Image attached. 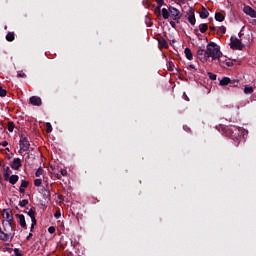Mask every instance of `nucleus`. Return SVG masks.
Listing matches in <instances>:
<instances>
[{
	"label": "nucleus",
	"mask_w": 256,
	"mask_h": 256,
	"mask_svg": "<svg viewBox=\"0 0 256 256\" xmlns=\"http://www.w3.org/2000/svg\"><path fill=\"white\" fill-rule=\"evenodd\" d=\"M206 51L208 53V59L212 58L211 62L217 61L221 63V57H223V53L221 52V48L213 42H210L207 47Z\"/></svg>",
	"instance_id": "1"
},
{
	"label": "nucleus",
	"mask_w": 256,
	"mask_h": 256,
	"mask_svg": "<svg viewBox=\"0 0 256 256\" xmlns=\"http://www.w3.org/2000/svg\"><path fill=\"white\" fill-rule=\"evenodd\" d=\"M230 49H233V51H243V49H245V44L241 42V38L232 36L230 38Z\"/></svg>",
	"instance_id": "2"
},
{
	"label": "nucleus",
	"mask_w": 256,
	"mask_h": 256,
	"mask_svg": "<svg viewBox=\"0 0 256 256\" xmlns=\"http://www.w3.org/2000/svg\"><path fill=\"white\" fill-rule=\"evenodd\" d=\"M154 38L158 41V48L160 49H169V43L167 42V34H155Z\"/></svg>",
	"instance_id": "3"
},
{
	"label": "nucleus",
	"mask_w": 256,
	"mask_h": 256,
	"mask_svg": "<svg viewBox=\"0 0 256 256\" xmlns=\"http://www.w3.org/2000/svg\"><path fill=\"white\" fill-rule=\"evenodd\" d=\"M20 151L27 152L29 150L33 151V148H31V143L29 142V139L23 135L20 136Z\"/></svg>",
	"instance_id": "4"
},
{
	"label": "nucleus",
	"mask_w": 256,
	"mask_h": 256,
	"mask_svg": "<svg viewBox=\"0 0 256 256\" xmlns=\"http://www.w3.org/2000/svg\"><path fill=\"white\" fill-rule=\"evenodd\" d=\"M226 132L232 139H239L241 137V128L237 126H229Z\"/></svg>",
	"instance_id": "5"
},
{
	"label": "nucleus",
	"mask_w": 256,
	"mask_h": 256,
	"mask_svg": "<svg viewBox=\"0 0 256 256\" xmlns=\"http://www.w3.org/2000/svg\"><path fill=\"white\" fill-rule=\"evenodd\" d=\"M186 19L190 25H195L197 23V20L195 19V9L189 8L186 12Z\"/></svg>",
	"instance_id": "6"
},
{
	"label": "nucleus",
	"mask_w": 256,
	"mask_h": 256,
	"mask_svg": "<svg viewBox=\"0 0 256 256\" xmlns=\"http://www.w3.org/2000/svg\"><path fill=\"white\" fill-rule=\"evenodd\" d=\"M169 11H170V19H172V21H179V19H181V12L179 11V9L173 6H170Z\"/></svg>",
	"instance_id": "7"
},
{
	"label": "nucleus",
	"mask_w": 256,
	"mask_h": 256,
	"mask_svg": "<svg viewBox=\"0 0 256 256\" xmlns=\"http://www.w3.org/2000/svg\"><path fill=\"white\" fill-rule=\"evenodd\" d=\"M197 58L199 59V61H201V63H207V61L209 60L207 50L201 48L198 49Z\"/></svg>",
	"instance_id": "8"
},
{
	"label": "nucleus",
	"mask_w": 256,
	"mask_h": 256,
	"mask_svg": "<svg viewBox=\"0 0 256 256\" xmlns=\"http://www.w3.org/2000/svg\"><path fill=\"white\" fill-rule=\"evenodd\" d=\"M235 83L239 84V81H237V80H231V78H229V77H223V78L220 80L219 85H220L221 87H226V85H235Z\"/></svg>",
	"instance_id": "9"
},
{
	"label": "nucleus",
	"mask_w": 256,
	"mask_h": 256,
	"mask_svg": "<svg viewBox=\"0 0 256 256\" xmlns=\"http://www.w3.org/2000/svg\"><path fill=\"white\" fill-rule=\"evenodd\" d=\"M29 103L31 105H34V107H41V105H43V101L41 100V97H39V96L30 97Z\"/></svg>",
	"instance_id": "10"
},
{
	"label": "nucleus",
	"mask_w": 256,
	"mask_h": 256,
	"mask_svg": "<svg viewBox=\"0 0 256 256\" xmlns=\"http://www.w3.org/2000/svg\"><path fill=\"white\" fill-rule=\"evenodd\" d=\"M3 213H5V218L10 227H13V212L9 209H4Z\"/></svg>",
	"instance_id": "11"
},
{
	"label": "nucleus",
	"mask_w": 256,
	"mask_h": 256,
	"mask_svg": "<svg viewBox=\"0 0 256 256\" xmlns=\"http://www.w3.org/2000/svg\"><path fill=\"white\" fill-rule=\"evenodd\" d=\"M157 3V7L154 9V13L157 17V19H161V6L165 5V1L164 0H156Z\"/></svg>",
	"instance_id": "12"
},
{
	"label": "nucleus",
	"mask_w": 256,
	"mask_h": 256,
	"mask_svg": "<svg viewBox=\"0 0 256 256\" xmlns=\"http://www.w3.org/2000/svg\"><path fill=\"white\" fill-rule=\"evenodd\" d=\"M21 158H14L12 163L10 164L11 169L14 171H19L21 169Z\"/></svg>",
	"instance_id": "13"
},
{
	"label": "nucleus",
	"mask_w": 256,
	"mask_h": 256,
	"mask_svg": "<svg viewBox=\"0 0 256 256\" xmlns=\"http://www.w3.org/2000/svg\"><path fill=\"white\" fill-rule=\"evenodd\" d=\"M17 219H19V225L22 229L27 228V222L25 221V215L23 214H16Z\"/></svg>",
	"instance_id": "14"
},
{
	"label": "nucleus",
	"mask_w": 256,
	"mask_h": 256,
	"mask_svg": "<svg viewBox=\"0 0 256 256\" xmlns=\"http://www.w3.org/2000/svg\"><path fill=\"white\" fill-rule=\"evenodd\" d=\"M244 13H246V15H249L250 17H256L255 9L251 8L250 6L244 7Z\"/></svg>",
	"instance_id": "15"
},
{
	"label": "nucleus",
	"mask_w": 256,
	"mask_h": 256,
	"mask_svg": "<svg viewBox=\"0 0 256 256\" xmlns=\"http://www.w3.org/2000/svg\"><path fill=\"white\" fill-rule=\"evenodd\" d=\"M25 213H27L30 216L31 221H34V223L35 221H37V218H35V215H37V213L35 212V207L30 208L29 211H25Z\"/></svg>",
	"instance_id": "16"
},
{
	"label": "nucleus",
	"mask_w": 256,
	"mask_h": 256,
	"mask_svg": "<svg viewBox=\"0 0 256 256\" xmlns=\"http://www.w3.org/2000/svg\"><path fill=\"white\" fill-rule=\"evenodd\" d=\"M160 15H161V19H169L170 11L167 10V8H163L162 10L160 8Z\"/></svg>",
	"instance_id": "17"
},
{
	"label": "nucleus",
	"mask_w": 256,
	"mask_h": 256,
	"mask_svg": "<svg viewBox=\"0 0 256 256\" xmlns=\"http://www.w3.org/2000/svg\"><path fill=\"white\" fill-rule=\"evenodd\" d=\"M185 57L188 59V61H193V52H191L190 48H185L184 50Z\"/></svg>",
	"instance_id": "18"
},
{
	"label": "nucleus",
	"mask_w": 256,
	"mask_h": 256,
	"mask_svg": "<svg viewBox=\"0 0 256 256\" xmlns=\"http://www.w3.org/2000/svg\"><path fill=\"white\" fill-rule=\"evenodd\" d=\"M201 19H207L209 17V11H207L206 7H202V10L199 13Z\"/></svg>",
	"instance_id": "19"
},
{
	"label": "nucleus",
	"mask_w": 256,
	"mask_h": 256,
	"mask_svg": "<svg viewBox=\"0 0 256 256\" xmlns=\"http://www.w3.org/2000/svg\"><path fill=\"white\" fill-rule=\"evenodd\" d=\"M215 20L218 21L219 23H223V21H225V15H223V13L221 12H216Z\"/></svg>",
	"instance_id": "20"
},
{
	"label": "nucleus",
	"mask_w": 256,
	"mask_h": 256,
	"mask_svg": "<svg viewBox=\"0 0 256 256\" xmlns=\"http://www.w3.org/2000/svg\"><path fill=\"white\" fill-rule=\"evenodd\" d=\"M8 181L11 185H15L17 181H19V176L17 175H9Z\"/></svg>",
	"instance_id": "21"
},
{
	"label": "nucleus",
	"mask_w": 256,
	"mask_h": 256,
	"mask_svg": "<svg viewBox=\"0 0 256 256\" xmlns=\"http://www.w3.org/2000/svg\"><path fill=\"white\" fill-rule=\"evenodd\" d=\"M11 175V168H9V166H7L4 169V181H9V176Z\"/></svg>",
	"instance_id": "22"
},
{
	"label": "nucleus",
	"mask_w": 256,
	"mask_h": 256,
	"mask_svg": "<svg viewBox=\"0 0 256 256\" xmlns=\"http://www.w3.org/2000/svg\"><path fill=\"white\" fill-rule=\"evenodd\" d=\"M54 176L57 177V179H61V177H67V170L61 169L60 174L54 173Z\"/></svg>",
	"instance_id": "23"
},
{
	"label": "nucleus",
	"mask_w": 256,
	"mask_h": 256,
	"mask_svg": "<svg viewBox=\"0 0 256 256\" xmlns=\"http://www.w3.org/2000/svg\"><path fill=\"white\" fill-rule=\"evenodd\" d=\"M219 65H226V67H233V61L231 60H221V63H219Z\"/></svg>",
	"instance_id": "24"
},
{
	"label": "nucleus",
	"mask_w": 256,
	"mask_h": 256,
	"mask_svg": "<svg viewBox=\"0 0 256 256\" xmlns=\"http://www.w3.org/2000/svg\"><path fill=\"white\" fill-rule=\"evenodd\" d=\"M7 129L10 133H13L14 129H15V123L13 121H9L7 123Z\"/></svg>",
	"instance_id": "25"
},
{
	"label": "nucleus",
	"mask_w": 256,
	"mask_h": 256,
	"mask_svg": "<svg viewBox=\"0 0 256 256\" xmlns=\"http://www.w3.org/2000/svg\"><path fill=\"white\" fill-rule=\"evenodd\" d=\"M244 93H245L246 95H251V93H253V87H252V86H249V85H246V86L244 87Z\"/></svg>",
	"instance_id": "26"
},
{
	"label": "nucleus",
	"mask_w": 256,
	"mask_h": 256,
	"mask_svg": "<svg viewBox=\"0 0 256 256\" xmlns=\"http://www.w3.org/2000/svg\"><path fill=\"white\" fill-rule=\"evenodd\" d=\"M199 29L200 33H205L209 29V26L207 24H200Z\"/></svg>",
	"instance_id": "27"
},
{
	"label": "nucleus",
	"mask_w": 256,
	"mask_h": 256,
	"mask_svg": "<svg viewBox=\"0 0 256 256\" xmlns=\"http://www.w3.org/2000/svg\"><path fill=\"white\" fill-rule=\"evenodd\" d=\"M10 235L7 233L0 234V241H9Z\"/></svg>",
	"instance_id": "28"
},
{
	"label": "nucleus",
	"mask_w": 256,
	"mask_h": 256,
	"mask_svg": "<svg viewBox=\"0 0 256 256\" xmlns=\"http://www.w3.org/2000/svg\"><path fill=\"white\" fill-rule=\"evenodd\" d=\"M6 41H15V33H8L6 35Z\"/></svg>",
	"instance_id": "29"
},
{
	"label": "nucleus",
	"mask_w": 256,
	"mask_h": 256,
	"mask_svg": "<svg viewBox=\"0 0 256 256\" xmlns=\"http://www.w3.org/2000/svg\"><path fill=\"white\" fill-rule=\"evenodd\" d=\"M209 79H211V81H217V75L213 74L212 72H208L207 73Z\"/></svg>",
	"instance_id": "30"
},
{
	"label": "nucleus",
	"mask_w": 256,
	"mask_h": 256,
	"mask_svg": "<svg viewBox=\"0 0 256 256\" xmlns=\"http://www.w3.org/2000/svg\"><path fill=\"white\" fill-rule=\"evenodd\" d=\"M19 205L21 207H27V205H29V200L23 199L22 201L19 202Z\"/></svg>",
	"instance_id": "31"
},
{
	"label": "nucleus",
	"mask_w": 256,
	"mask_h": 256,
	"mask_svg": "<svg viewBox=\"0 0 256 256\" xmlns=\"http://www.w3.org/2000/svg\"><path fill=\"white\" fill-rule=\"evenodd\" d=\"M53 131V126H51V123H46V133H51Z\"/></svg>",
	"instance_id": "32"
},
{
	"label": "nucleus",
	"mask_w": 256,
	"mask_h": 256,
	"mask_svg": "<svg viewBox=\"0 0 256 256\" xmlns=\"http://www.w3.org/2000/svg\"><path fill=\"white\" fill-rule=\"evenodd\" d=\"M7 96V90L3 89L2 86H0V97H6Z\"/></svg>",
	"instance_id": "33"
},
{
	"label": "nucleus",
	"mask_w": 256,
	"mask_h": 256,
	"mask_svg": "<svg viewBox=\"0 0 256 256\" xmlns=\"http://www.w3.org/2000/svg\"><path fill=\"white\" fill-rule=\"evenodd\" d=\"M42 183H43V180H42V179H36V180H34V185H35V187H41Z\"/></svg>",
	"instance_id": "34"
},
{
	"label": "nucleus",
	"mask_w": 256,
	"mask_h": 256,
	"mask_svg": "<svg viewBox=\"0 0 256 256\" xmlns=\"http://www.w3.org/2000/svg\"><path fill=\"white\" fill-rule=\"evenodd\" d=\"M20 187L27 189L29 187V182L22 180Z\"/></svg>",
	"instance_id": "35"
},
{
	"label": "nucleus",
	"mask_w": 256,
	"mask_h": 256,
	"mask_svg": "<svg viewBox=\"0 0 256 256\" xmlns=\"http://www.w3.org/2000/svg\"><path fill=\"white\" fill-rule=\"evenodd\" d=\"M40 175H43V168H41V167L38 168L37 171H36V173H35V176H36V177H39Z\"/></svg>",
	"instance_id": "36"
},
{
	"label": "nucleus",
	"mask_w": 256,
	"mask_h": 256,
	"mask_svg": "<svg viewBox=\"0 0 256 256\" xmlns=\"http://www.w3.org/2000/svg\"><path fill=\"white\" fill-rule=\"evenodd\" d=\"M14 255L15 256H23V253L19 250V248H14Z\"/></svg>",
	"instance_id": "37"
},
{
	"label": "nucleus",
	"mask_w": 256,
	"mask_h": 256,
	"mask_svg": "<svg viewBox=\"0 0 256 256\" xmlns=\"http://www.w3.org/2000/svg\"><path fill=\"white\" fill-rule=\"evenodd\" d=\"M35 225H37V220H35V222L32 221V224H31V227H30L31 233H33V231H35Z\"/></svg>",
	"instance_id": "38"
},
{
	"label": "nucleus",
	"mask_w": 256,
	"mask_h": 256,
	"mask_svg": "<svg viewBox=\"0 0 256 256\" xmlns=\"http://www.w3.org/2000/svg\"><path fill=\"white\" fill-rule=\"evenodd\" d=\"M218 31H220V33H227V28L225 26H220Z\"/></svg>",
	"instance_id": "39"
},
{
	"label": "nucleus",
	"mask_w": 256,
	"mask_h": 256,
	"mask_svg": "<svg viewBox=\"0 0 256 256\" xmlns=\"http://www.w3.org/2000/svg\"><path fill=\"white\" fill-rule=\"evenodd\" d=\"M48 233H50V234L53 235V233H55V227H54V226H50V227L48 228Z\"/></svg>",
	"instance_id": "40"
},
{
	"label": "nucleus",
	"mask_w": 256,
	"mask_h": 256,
	"mask_svg": "<svg viewBox=\"0 0 256 256\" xmlns=\"http://www.w3.org/2000/svg\"><path fill=\"white\" fill-rule=\"evenodd\" d=\"M0 145H1L2 147H7V145H9V142L3 141V142L0 143Z\"/></svg>",
	"instance_id": "41"
},
{
	"label": "nucleus",
	"mask_w": 256,
	"mask_h": 256,
	"mask_svg": "<svg viewBox=\"0 0 256 256\" xmlns=\"http://www.w3.org/2000/svg\"><path fill=\"white\" fill-rule=\"evenodd\" d=\"M31 237H33V233H29L28 236L26 237V240L29 241V239H31Z\"/></svg>",
	"instance_id": "42"
},
{
	"label": "nucleus",
	"mask_w": 256,
	"mask_h": 256,
	"mask_svg": "<svg viewBox=\"0 0 256 256\" xmlns=\"http://www.w3.org/2000/svg\"><path fill=\"white\" fill-rule=\"evenodd\" d=\"M19 192H20V193H25V188H23V187L20 186Z\"/></svg>",
	"instance_id": "43"
},
{
	"label": "nucleus",
	"mask_w": 256,
	"mask_h": 256,
	"mask_svg": "<svg viewBox=\"0 0 256 256\" xmlns=\"http://www.w3.org/2000/svg\"><path fill=\"white\" fill-rule=\"evenodd\" d=\"M18 77H27V75L25 73H18Z\"/></svg>",
	"instance_id": "44"
},
{
	"label": "nucleus",
	"mask_w": 256,
	"mask_h": 256,
	"mask_svg": "<svg viewBox=\"0 0 256 256\" xmlns=\"http://www.w3.org/2000/svg\"><path fill=\"white\" fill-rule=\"evenodd\" d=\"M15 237V233L10 234V241H12V239Z\"/></svg>",
	"instance_id": "45"
},
{
	"label": "nucleus",
	"mask_w": 256,
	"mask_h": 256,
	"mask_svg": "<svg viewBox=\"0 0 256 256\" xmlns=\"http://www.w3.org/2000/svg\"><path fill=\"white\" fill-rule=\"evenodd\" d=\"M209 29L210 31H215V26H210Z\"/></svg>",
	"instance_id": "46"
},
{
	"label": "nucleus",
	"mask_w": 256,
	"mask_h": 256,
	"mask_svg": "<svg viewBox=\"0 0 256 256\" xmlns=\"http://www.w3.org/2000/svg\"><path fill=\"white\" fill-rule=\"evenodd\" d=\"M59 217H61V213L55 214V218H56V219H59Z\"/></svg>",
	"instance_id": "47"
},
{
	"label": "nucleus",
	"mask_w": 256,
	"mask_h": 256,
	"mask_svg": "<svg viewBox=\"0 0 256 256\" xmlns=\"http://www.w3.org/2000/svg\"><path fill=\"white\" fill-rule=\"evenodd\" d=\"M190 69H195V66L193 64L189 65Z\"/></svg>",
	"instance_id": "48"
},
{
	"label": "nucleus",
	"mask_w": 256,
	"mask_h": 256,
	"mask_svg": "<svg viewBox=\"0 0 256 256\" xmlns=\"http://www.w3.org/2000/svg\"><path fill=\"white\" fill-rule=\"evenodd\" d=\"M238 36H239V39H241V37H243V33H239Z\"/></svg>",
	"instance_id": "49"
},
{
	"label": "nucleus",
	"mask_w": 256,
	"mask_h": 256,
	"mask_svg": "<svg viewBox=\"0 0 256 256\" xmlns=\"http://www.w3.org/2000/svg\"><path fill=\"white\" fill-rule=\"evenodd\" d=\"M4 232H3V230L1 229V227H0V235H2Z\"/></svg>",
	"instance_id": "50"
},
{
	"label": "nucleus",
	"mask_w": 256,
	"mask_h": 256,
	"mask_svg": "<svg viewBox=\"0 0 256 256\" xmlns=\"http://www.w3.org/2000/svg\"><path fill=\"white\" fill-rule=\"evenodd\" d=\"M46 192L48 193V195H51V192H49V190H46Z\"/></svg>",
	"instance_id": "51"
},
{
	"label": "nucleus",
	"mask_w": 256,
	"mask_h": 256,
	"mask_svg": "<svg viewBox=\"0 0 256 256\" xmlns=\"http://www.w3.org/2000/svg\"><path fill=\"white\" fill-rule=\"evenodd\" d=\"M172 27L175 25V22H171Z\"/></svg>",
	"instance_id": "52"
},
{
	"label": "nucleus",
	"mask_w": 256,
	"mask_h": 256,
	"mask_svg": "<svg viewBox=\"0 0 256 256\" xmlns=\"http://www.w3.org/2000/svg\"><path fill=\"white\" fill-rule=\"evenodd\" d=\"M5 150L8 151V153H9V151H11L9 148H6Z\"/></svg>",
	"instance_id": "53"
},
{
	"label": "nucleus",
	"mask_w": 256,
	"mask_h": 256,
	"mask_svg": "<svg viewBox=\"0 0 256 256\" xmlns=\"http://www.w3.org/2000/svg\"><path fill=\"white\" fill-rule=\"evenodd\" d=\"M169 65H173V62H169Z\"/></svg>",
	"instance_id": "54"
},
{
	"label": "nucleus",
	"mask_w": 256,
	"mask_h": 256,
	"mask_svg": "<svg viewBox=\"0 0 256 256\" xmlns=\"http://www.w3.org/2000/svg\"><path fill=\"white\" fill-rule=\"evenodd\" d=\"M172 43H175V39L172 40Z\"/></svg>",
	"instance_id": "55"
},
{
	"label": "nucleus",
	"mask_w": 256,
	"mask_h": 256,
	"mask_svg": "<svg viewBox=\"0 0 256 256\" xmlns=\"http://www.w3.org/2000/svg\"><path fill=\"white\" fill-rule=\"evenodd\" d=\"M0 167H1V162H0Z\"/></svg>",
	"instance_id": "56"
}]
</instances>
